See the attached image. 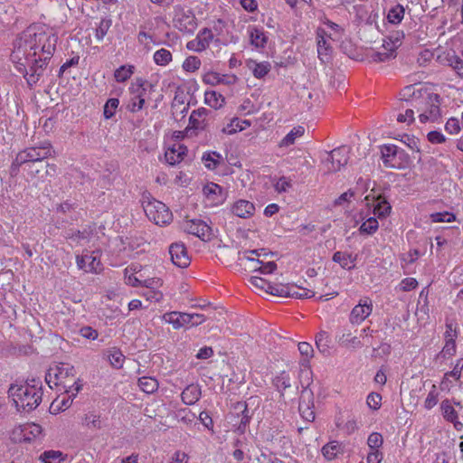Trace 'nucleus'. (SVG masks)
<instances>
[{
  "mask_svg": "<svg viewBox=\"0 0 463 463\" xmlns=\"http://www.w3.org/2000/svg\"><path fill=\"white\" fill-rule=\"evenodd\" d=\"M304 128L298 127L293 128L281 141L279 146H288L292 144H294L296 138L298 137H301L304 134Z\"/></svg>",
  "mask_w": 463,
  "mask_h": 463,
  "instance_id": "8fccbe9b",
  "label": "nucleus"
},
{
  "mask_svg": "<svg viewBox=\"0 0 463 463\" xmlns=\"http://www.w3.org/2000/svg\"><path fill=\"white\" fill-rule=\"evenodd\" d=\"M135 94H136L135 97H133L130 99V101L128 105V109L132 113L141 110L144 108V105L146 102L143 93L138 92V93H135Z\"/></svg>",
  "mask_w": 463,
  "mask_h": 463,
  "instance_id": "09e8293b",
  "label": "nucleus"
},
{
  "mask_svg": "<svg viewBox=\"0 0 463 463\" xmlns=\"http://www.w3.org/2000/svg\"><path fill=\"white\" fill-rule=\"evenodd\" d=\"M204 101L210 107L219 109L223 106L225 99L220 93L214 90H209L204 93Z\"/></svg>",
  "mask_w": 463,
  "mask_h": 463,
  "instance_id": "473e14b6",
  "label": "nucleus"
},
{
  "mask_svg": "<svg viewBox=\"0 0 463 463\" xmlns=\"http://www.w3.org/2000/svg\"><path fill=\"white\" fill-rule=\"evenodd\" d=\"M52 151V146L48 142L43 143L41 146L27 147L20 151L12 162L9 170L10 175L16 176L21 166L24 168L34 162H41L51 156Z\"/></svg>",
  "mask_w": 463,
  "mask_h": 463,
  "instance_id": "f03ea898",
  "label": "nucleus"
},
{
  "mask_svg": "<svg viewBox=\"0 0 463 463\" xmlns=\"http://www.w3.org/2000/svg\"><path fill=\"white\" fill-rule=\"evenodd\" d=\"M210 113L211 110L205 108L193 110L189 118L188 127L184 130L186 135L192 134V131L195 132L196 135L198 131L204 130L207 127L206 118Z\"/></svg>",
  "mask_w": 463,
  "mask_h": 463,
  "instance_id": "dca6fc26",
  "label": "nucleus"
},
{
  "mask_svg": "<svg viewBox=\"0 0 463 463\" xmlns=\"http://www.w3.org/2000/svg\"><path fill=\"white\" fill-rule=\"evenodd\" d=\"M76 263L78 268L85 272L99 273L102 269L99 259L93 255H77Z\"/></svg>",
  "mask_w": 463,
  "mask_h": 463,
  "instance_id": "6ab92c4d",
  "label": "nucleus"
},
{
  "mask_svg": "<svg viewBox=\"0 0 463 463\" xmlns=\"http://www.w3.org/2000/svg\"><path fill=\"white\" fill-rule=\"evenodd\" d=\"M196 38L198 41H200L202 47L205 50L209 47L210 43L213 41V33L211 29L203 28L198 33Z\"/></svg>",
  "mask_w": 463,
  "mask_h": 463,
  "instance_id": "603ef678",
  "label": "nucleus"
},
{
  "mask_svg": "<svg viewBox=\"0 0 463 463\" xmlns=\"http://www.w3.org/2000/svg\"><path fill=\"white\" fill-rule=\"evenodd\" d=\"M106 354L111 366L117 369H119L123 366L125 355L118 348L112 347L106 351Z\"/></svg>",
  "mask_w": 463,
  "mask_h": 463,
  "instance_id": "7c9ffc66",
  "label": "nucleus"
},
{
  "mask_svg": "<svg viewBox=\"0 0 463 463\" xmlns=\"http://www.w3.org/2000/svg\"><path fill=\"white\" fill-rule=\"evenodd\" d=\"M186 151H187L186 146H184L183 145H177V147H176V146L175 145L172 148H169L165 153V161L169 165H175L180 163L184 159V156Z\"/></svg>",
  "mask_w": 463,
  "mask_h": 463,
  "instance_id": "5701e85b",
  "label": "nucleus"
},
{
  "mask_svg": "<svg viewBox=\"0 0 463 463\" xmlns=\"http://www.w3.org/2000/svg\"><path fill=\"white\" fill-rule=\"evenodd\" d=\"M421 104H425L427 109L419 115L420 121L426 123L428 121L436 122L441 118L440 101L439 94L425 92V96L420 94Z\"/></svg>",
  "mask_w": 463,
  "mask_h": 463,
  "instance_id": "1a4fd4ad",
  "label": "nucleus"
},
{
  "mask_svg": "<svg viewBox=\"0 0 463 463\" xmlns=\"http://www.w3.org/2000/svg\"><path fill=\"white\" fill-rule=\"evenodd\" d=\"M463 369V358H460L457 361L452 371L445 373V376H451L456 380H458L461 377V371Z\"/></svg>",
  "mask_w": 463,
  "mask_h": 463,
  "instance_id": "774afa93",
  "label": "nucleus"
},
{
  "mask_svg": "<svg viewBox=\"0 0 463 463\" xmlns=\"http://www.w3.org/2000/svg\"><path fill=\"white\" fill-rule=\"evenodd\" d=\"M329 336L326 331H320L316 336V345L320 353L329 354Z\"/></svg>",
  "mask_w": 463,
  "mask_h": 463,
  "instance_id": "58836bf2",
  "label": "nucleus"
},
{
  "mask_svg": "<svg viewBox=\"0 0 463 463\" xmlns=\"http://www.w3.org/2000/svg\"><path fill=\"white\" fill-rule=\"evenodd\" d=\"M232 416L236 415L238 418H241L239 425L237 427V430L242 434L246 430V427L249 425L251 415L249 414V410L246 402H239L234 404L233 411L231 413Z\"/></svg>",
  "mask_w": 463,
  "mask_h": 463,
  "instance_id": "aec40b11",
  "label": "nucleus"
},
{
  "mask_svg": "<svg viewBox=\"0 0 463 463\" xmlns=\"http://www.w3.org/2000/svg\"><path fill=\"white\" fill-rule=\"evenodd\" d=\"M162 319L173 325L175 329H179L189 324L191 317L189 313L173 311L164 314Z\"/></svg>",
  "mask_w": 463,
  "mask_h": 463,
  "instance_id": "412c9836",
  "label": "nucleus"
},
{
  "mask_svg": "<svg viewBox=\"0 0 463 463\" xmlns=\"http://www.w3.org/2000/svg\"><path fill=\"white\" fill-rule=\"evenodd\" d=\"M298 351L302 355L301 364L307 366L309 364V360L314 355V349L312 345L307 342H300L298 345Z\"/></svg>",
  "mask_w": 463,
  "mask_h": 463,
  "instance_id": "37998d69",
  "label": "nucleus"
},
{
  "mask_svg": "<svg viewBox=\"0 0 463 463\" xmlns=\"http://www.w3.org/2000/svg\"><path fill=\"white\" fill-rule=\"evenodd\" d=\"M84 424L90 429L99 430L101 428L100 417L95 414H87L84 419Z\"/></svg>",
  "mask_w": 463,
  "mask_h": 463,
  "instance_id": "bf43d9fd",
  "label": "nucleus"
},
{
  "mask_svg": "<svg viewBox=\"0 0 463 463\" xmlns=\"http://www.w3.org/2000/svg\"><path fill=\"white\" fill-rule=\"evenodd\" d=\"M433 222H451L456 220L454 213L449 212L434 213L430 214Z\"/></svg>",
  "mask_w": 463,
  "mask_h": 463,
  "instance_id": "864d4df0",
  "label": "nucleus"
},
{
  "mask_svg": "<svg viewBox=\"0 0 463 463\" xmlns=\"http://www.w3.org/2000/svg\"><path fill=\"white\" fill-rule=\"evenodd\" d=\"M458 335L457 323L454 320H447L444 333L445 345L439 353L444 358L453 356L456 354V339Z\"/></svg>",
  "mask_w": 463,
  "mask_h": 463,
  "instance_id": "f8f14e48",
  "label": "nucleus"
},
{
  "mask_svg": "<svg viewBox=\"0 0 463 463\" xmlns=\"http://www.w3.org/2000/svg\"><path fill=\"white\" fill-rule=\"evenodd\" d=\"M135 67L133 65H122L115 71V80L118 82H125L133 75Z\"/></svg>",
  "mask_w": 463,
  "mask_h": 463,
  "instance_id": "ea45409f",
  "label": "nucleus"
},
{
  "mask_svg": "<svg viewBox=\"0 0 463 463\" xmlns=\"http://www.w3.org/2000/svg\"><path fill=\"white\" fill-rule=\"evenodd\" d=\"M445 129L449 134H458L460 130L458 120L456 118H450L445 125Z\"/></svg>",
  "mask_w": 463,
  "mask_h": 463,
  "instance_id": "338daca9",
  "label": "nucleus"
},
{
  "mask_svg": "<svg viewBox=\"0 0 463 463\" xmlns=\"http://www.w3.org/2000/svg\"><path fill=\"white\" fill-rule=\"evenodd\" d=\"M286 289H288V285L269 283L268 289H267V293L273 295V296H279V297L285 298Z\"/></svg>",
  "mask_w": 463,
  "mask_h": 463,
  "instance_id": "052dcab7",
  "label": "nucleus"
},
{
  "mask_svg": "<svg viewBox=\"0 0 463 463\" xmlns=\"http://www.w3.org/2000/svg\"><path fill=\"white\" fill-rule=\"evenodd\" d=\"M58 42V36L47 33L42 26H30L14 43L11 53L13 61L32 60L33 58H52Z\"/></svg>",
  "mask_w": 463,
  "mask_h": 463,
  "instance_id": "f257e3e1",
  "label": "nucleus"
},
{
  "mask_svg": "<svg viewBox=\"0 0 463 463\" xmlns=\"http://www.w3.org/2000/svg\"><path fill=\"white\" fill-rule=\"evenodd\" d=\"M350 148L347 146H340L333 149L327 154L325 160L327 172H336L345 165L349 159Z\"/></svg>",
  "mask_w": 463,
  "mask_h": 463,
  "instance_id": "9d476101",
  "label": "nucleus"
},
{
  "mask_svg": "<svg viewBox=\"0 0 463 463\" xmlns=\"http://www.w3.org/2000/svg\"><path fill=\"white\" fill-rule=\"evenodd\" d=\"M440 411L443 418L447 421L455 420V419H458V412L454 409L451 401L449 399H445L441 402Z\"/></svg>",
  "mask_w": 463,
  "mask_h": 463,
  "instance_id": "c9c22d12",
  "label": "nucleus"
},
{
  "mask_svg": "<svg viewBox=\"0 0 463 463\" xmlns=\"http://www.w3.org/2000/svg\"><path fill=\"white\" fill-rule=\"evenodd\" d=\"M247 67L257 79H262L265 77L271 69V65L269 61L257 62L254 60H248Z\"/></svg>",
  "mask_w": 463,
  "mask_h": 463,
  "instance_id": "a878e982",
  "label": "nucleus"
},
{
  "mask_svg": "<svg viewBox=\"0 0 463 463\" xmlns=\"http://www.w3.org/2000/svg\"><path fill=\"white\" fill-rule=\"evenodd\" d=\"M201 61L196 56H189L185 59L183 64V68L186 71H195L199 69Z\"/></svg>",
  "mask_w": 463,
  "mask_h": 463,
  "instance_id": "13d9d810",
  "label": "nucleus"
},
{
  "mask_svg": "<svg viewBox=\"0 0 463 463\" xmlns=\"http://www.w3.org/2000/svg\"><path fill=\"white\" fill-rule=\"evenodd\" d=\"M143 209L147 218L157 225L168 224L173 220V214L169 208L156 199L147 202L143 201Z\"/></svg>",
  "mask_w": 463,
  "mask_h": 463,
  "instance_id": "0eeeda50",
  "label": "nucleus"
},
{
  "mask_svg": "<svg viewBox=\"0 0 463 463\" xmlns=\"http://www.w3.org/2000/svg\"><path fill=\"white\" fill-rule=\"evenodd\" d=\"M373 310L372 301L369 299L360 300L351 311L350 321L353 324H360L367 318Z\"/></svg>",
  "mask_w": 463,
  "mask_h": 463,
  "instance_id": "a211bd4d",
  "label": "nucleus"
},
{
  "mask_svg": "<svg viewBox=\"0 0 463 463\" xmlns=\"http://www.w3.org/2000/svg\"><path fill=\"white\" fill-rule=\"evenodd\" d=\"M340 341L342 345L345 346H352L354 348L361 347L363 345L359 338L357 336H352L351 333L343 334Z\"/></svg>",
  "mask_w": 463,
  "mask_h": 463,
  "instance_id": "6e6d98bb",
  "label": "nucleus"
},
{
  "mask_svg": "<svg viewBox=\"0 0 463 463\" xmlns=\"http://www.w3.org/2000/svg\"><path fill=\"white\" fill-rule=\"evenodd\" d=\"M383 443V436L378 432H373L367 439V444L371 449H378Z\"/></svg>",
  "mask_w": 463,
  "mask_h": 463,
  "instance_id": "4d7b16f0",
  "label": "nucleus"
},
{
  "mask_svg": "<svg viewBox=\"0 0 463 463\" xmlns=\"http://www.w3.org/2000/svg\"><path fill=\"white\" fill-rule=\"evenodd\" d=\"M156 64L165 66L172 61V53L166 49H160L154 53Z\"/></svg>",
  "mask_w": 463,
  "mask_h": 463,
  "instance_id": "49530a36",
  "label": "nucleus"
},
{
  "mask_svg": "<svg viewBox=\"0 0 463 463\" xmlns=\"http://www.w3.org/2000/svg\"><path fill=\"white\" fill-rule=\"evenodd\" d=\"M45 167L44 160L34 162L30 165L24 167V171H27L28 175L32 177L43 178V170Z\"/></svg>",
  "mask_w": 463,
  "mask_h": 463,
  "instance_id": "c03bdc74",
  "label": "nucleus"
},
{
  "mask_svg": "<svg viewBox=\"0 0 463 463\" xmlns=\"http://www.w3.org/2000/svg\"><path fill=\"white\" fill-rule=\"evenodd\" d=\"M172 262L179 268H186L190 264L187 249L183 242H174L169 246Z\"/></svg>",
  "mask_w": 463,
  "mask_h": 463,
  "instance_id": "f3484780",
  "label": "nucleus"
},
{
  "mask_svg": "<svg viewBox=\"0 0 463 463\" xmlns=\"http://www.w3.org/2000/svg\"><path fill=\"white\" fill-rule=\"evenodd\" d=\"M382 159L384 166L402 168L401 160L407 156L403 150L395 145H384L381 147Z\"/></svg>",
  "mask_w": 463,
  "mask_h": 463,
  "instance_id": "9b49d317",
  "label": "nucleus"
},
{
  "mask_svg": "<svg viewBox=\"0 0 463 463\" xmlns=\"http://www.w3.org/2000/svg\"><path fill=\"white\" fill-rule=\"evenodd\" d=\"M298 411L306 421L312 422L315 420L314 394L307 387H305L301 392Z\"/></svg>",
  "mask_w": 463,
  "mask_h": 463,
  "instance_id": "4468645a",
  "label": "nucleus"
},
{
  "mask_svg": "<svg viewBox=\"0 0 463 463\" xmlns=\"http://www.w3.org/2000/svg\"><path fill=\"white\" fill-rule=\"evenodd\" d=\"M203 193L208 198L212 197L213 200L219 199V197L222 200L224 196L223 188L215 183L207 184L203 187Z\"/></svg>",
  "mask_w": 463,
  "mask_h": 463,
  "instance_id": "79ce46f5",
  "label": "nucleus"
},
{
  "mask_svg": "<svg viewBox=\"0 0 463 463\" xmlns=\"http://www.w3.org/2000/svg\"><path fill=\"white\" fill-rule=\"evenodd\" d=\"M250 126V123L249 120H241L238 118H234L226 127L222 128V132L227 135H232L238 131L244 130L247 127Z\"/></svg>",
  "mask_w": 463,
  "mask_h": 463,
  "instance_id": "c756f323",
  "label": "nucleus"
},
{
  "mask_svg": "<svg viewBox=\"0 0 463 463\" xmlns=\"http://www.w3.org/2000/svg\"><path fill=\"white\" fill-rule=\"evenodd\" d=\"M273 384L281 395H283L284 391L291 386L288 373L285 371L280 373L273 379Z\"/></svg>",
  "mask_w": 463,
  "mask_h": 463,
  "instance_id": "a19ab883",
  "label": "nucleus"
},
{
  "mask_svg": "<svg viewBox=\"0 0 463 463\" xmlns=\"http://www.w3.org/2000/svg\"><path fill=\"white\" fill-rule=\"evenodd\" d=\"M404 14V7L402 5L398 4L389 10L387 14V20L389 23L392 24H398L402 21Z\"/></svg>",
  "mask_w": 463,
  "mask_h": 463,
  "instance_id": "e433bc0d",
  "label": "nucleus"
},
{
  "mask_svg": "<svg viewBox=\"0 0 463 463\" xmlns=\"http://www.w3.org/2000/svg\"><path fill=\"white\" fill-rule=\"evenodd\" d=\"M332 260L338 263L343 269L350 270L355 267L354 262L356 260V256L353 257L352 254L347 252L335 251Z\"/></svg>",
  "mask_w": 463,
  "mask_h": 463,
  "instance_id": "cd10ccee",
  "label": "nucleus"
},
{
  "mask_svg": "<svg viewBox=\"0 0 463 463\" xmlns=\"http://www.w3.org/2000/svg\"><path fill=\"white\" fill-rule=\"evenodd\" d=\"M445 62L451 67L453 71L463 79V60L455 54H447Z\"/></svg>",
  "mask_w": 463,
  "mask_h": 463,
  "instance_id": "4c0bfd02",
  "label": "nucleus"
},
{
  "mask_svg": "<svg viewBox=\"0 0 463 463\" xmlns=\"http://www.w3.org/2000/svg\"><path fill=\"white\" fill-rule=\"evenodd\" d=\"M184 229L186 232L195 235L204 241H210L213 236L212 228L200 219L185 220Z\"/></svg>",
  "mask_w": 463,
  "mask_h": 463,
  "instance_id": "ddd939ff",
  "label": "nucleus"
},
{
  "mask_svg": "<svg viewBox=\"0 0 463 463\" xmlns=\"http://www.w3.org/2000/svg\"><path fill=\"white\" fill-rule=\"evenodd\" d=\"M75 368L70 364L61 363L53 367V378L56 380L55 386H61L66 393H72L76 396L82 389L80 379L74 380Z\"/></svg>",
  "mask_w": 463,
  "mask_h": 463,
  "instance_id": "20e7f679",
  "label": "nucleus"
},
{
  "mask_svg": "<svg viewBox=\"0 0 463 463\" xmlns=\"http://www.w3.org/2000/svg\"><path fill=\"white\" fill-rule=\"evenodd\" d=\"M378 221L374 217H370L362 223L359 228V232L361 234L372 235L378 230Z\"/></svg>",
  "mask_w": 463,
  "mask_h": 463,
  "instance_id": "a18cd8bd",
  "label": "nucleus"
},
{
  "mask_svg": "<svg viewBox=\"0 0 463 463\" xmlns=\"http://www.w3.org/2000/svg\"><path fill=\"white\" fill-rule=\"evenodd\" d=\"M9 392L13 396L14 402L18 411L30 412L36 409L42 402L43 390L29 387L12 386Z\"/></svg>",
  "mask_w": 463,
  "mask_h": 463,
  "instance_id": "7ed1b4c3",
  "label": "nucleus"
},
{
  "mask_svg": "<svg viewBox=\"0 0 463 463\" xmlns=\"http://www.w3.org/2000/svg\"><path fill=\"white\" fill-rule=\"evenodd\" d=\"M232 212L240 218L247 219L254 214L255 206L251 202L241 199L233 203Z\"/></svg>",
  "mask_w": 463,
  "mask_h": 463,
  "instance_id": "4be33fe9",
  "label": "nucleus"
},
{
  "mask_svg": "<svg viewBox=\"0 0 463 463\" xmlns=\"http://www.w3.org/2000/svg\"><path fill=\"white\" fill-rule=\"evenodd\" d=\"M174 26L180 32L193 34L197 28V19L191 9L176 5L174 11Z\"/></svg>",
  "mask_w": 463,
  "mask_h": 463,
  "instance_id": "6e6552de",
  "label": "nucleus"
},
{
  "mask_svg": "<svg viewBox=\"0 0 463 463\" xmlns=\"http://www.w3.org/2000/svg\"><path fill=\"white\" fill-rule=\"evenodd\" d=\"M330 36L326 30L318 27L316 31L317 56L323 63H327L332 58L333 47L328 42Z\"/></svg>",
  "mask_w": 463,
  "mask_h": 463,
  "instance_id": "2eb2a0df",
  "label": "nucleus"
},
{
  "mask_svg": "<svg viewBox=\"0 0 463 463\" xmlns=\"http://www.w3.org/2000/svg\"><path fill=\"white\" fill-rule=\"evenodd\" d=\"M250 41L256 48H264L268 42V36L262 29L256 26L249 28Z\"/></svg>",
  "mask_w": 463,
  "mask_h": 463,
  "instance_id": "bb28decb",
  "label": "nucleus"
},
{
  "mask_svg": "<svg viewBox=\"0 0 463 463\" xmlns=\"http://www.w3.org/2000/svg\"><path fill=\"white\" fill-rule=\"evenodd\" d=\"M51 58H33L32 60H24L14 61L16 63L17 71L22 73L26 80L30 88H33L38 83L40 78L43 75L49 61Z\"/></svg>",
  "mask_w": 463,
  "mask_h": 463,
  "instance_id": "39448f33",
  "label": "nucleus"
},
{
  "mask_svg": "<svg viewBox=\"0 0 463 463\" xmlns=\"http://www.w3.org/2000/svg\"><path fill=\"white\" fill-rule=\"evenodd\" d=\"M202 160L204 162L205 167L209 170L216 169L221 164L220 160L214 158L209 152L203 155Z\"/></svg>",
  "mask_w": 463,
  "mask_h": 463,
  "instance_id": "680f3d73",
  "label": "nucleus"
},
{
  "mask_svg": "<svg viewBox=\"0 0 463 463\" xmlns=\"http://www.w3.org/2000/svg\"><path fill=\"white\" fill-rule=\"evenodd\" d=\"M201 394V388L199 385L190 384L182 392L181 398L184 403L193 405L199 401Z\"/></svg>",
  "mask_w": 463,
  "mask_h": 463,
  "instance_id": "b1692460",
  "label": "nucleus"
},
{
  "mask_svg": "<svg viewBox=\"0 0 463 463\" xmlns=\"http://www.w3.org/2000/svg\"><path fill=\"white\" fill-rule=\"evenodd\" d=\"M377 203L374 206L373 213L379 218L385 217L390 214L392 207L390 203L387 202L384 196L378 195L376 198Z\"/></svg>",
  "mask_w": 463,
  "mask_h": 463,
  "instance_id": "f704fd0d",
  "label": "nucleus"
},
{
  "mask_svg": "<svg viewBox=\"0 0 463 463\" xmlns=\"http://www.w3.org/2000/svg\"><path fill=\"white\" fill-rule=\"evenodd\" d=\"M403 38L404 33L402 31L392 32L388 36L389 42H384L383 47L385 50L395 52V50L402 44Z\"/></svg>",
  "mask_w": 463,
  "mask_h": 463,
  "instance_id": "2f4dec72",
  "label": "nucleus"
},
{
  "mask_svg": "<svg viewBox=\"0 0 463 463\" xmlns=\"http://www.w3.org/2000/svg\"><path fill=\"white\" fill-rule=\"evenodd\" d=\"M250 282L254 288L261 289L265 292H267L268 287L270 283L268 280L257 276L250 277Z\"/></svg>",
  "mask_w": 463,
  "mask_h": 463,
  "instance_id": "0e129e2a",
  "label": "nucleus"
},
{
  "mask_svg": "<svg viewBox=\"0 0 463 463\" xmlns=\"http://www.w3.org/2000/svg\"><path fill=\"white\" fill-rule=\"evenodd\" d=\"M402 99L405 100L406 107L402 104V108L405 109L404 113H400L397 117V120L402 123H412L414 121V109L417 112L421 110L420 105H421L420 90L416 91L413 86H407L404 88L402 93Z\"/></svg>",
  "mask_w": 463,
  "mask_h": 463,
  "instance_id": "423d86ee",
  "label": "nucleus"
},
{
  "mask_svg": "<svg viewBox=\"0 0 463 463\" xmlns=\"http://www.w3.org/2000/svg\"><path fill=\"white\" fill-rule=\"evenodd\" d=\"M315 296V292L308 289L298 287L297 285L288 284V289H286L285 298H310Z\"/></svg>",
  "mask_w": 463,
  "mask_h": 463,
  "instance_id": "c85d7f7f",
  "label": "nucleus"
},
{
  "mask_svg": "<svg viewBox=\"0 0 463 463\" xmlns=\"http://www.w3.org/2000/svg\"><path fill=\"white\" fill-rule=\"evenodd\" d=\"M321 452L325 458L328 461L337 458L338 455L344 453V447L337 440H332L323 446Z\"/></svg>",
  "mask_w": 463,
  "mask_h": 463,
  "instance_id": "393cba45",
  "label": "nucleus"
},
{
  "mask_svg": "<svg viewBox=\"0 0 463 463\" xmlns=\"http://www.w3.org/2000/svg\"><path fill=\"white\" fill-rule=\"evenodd\" d=\"M367 405L373 410H378L381 407L382 395L377 392H371L367 396Z\"/></svg>",
  "mask_w": 463,
  "mask_h": 463,
  "instance_id": "e2e57ef3",
  "label": "nucleus"
},
{
  "mask_svg": "<svg viewBox=\"0 0 463 463\" xmlns=\"http://www.w3.org/2000/svg\"><path fill=\"white\" fill-rule=\"evenodd\" d=\"M138 386L146 393H154L158 389V382L156 379L147 376H143L138 379Z\"/></svg>",
  "mask_w": 463,
  "mask_h": 463,
  "instance_id": "72a5a7b5",
  "label": "nucleus"
},
{
  "mask_svg": "<svg viewBox=\"0 0 463 463\" xmlns=\"http://www.w3.org/2000/svg\"><path fill=\"white\" fill-rule=\"evenodd\" d=\"M112 20L110 18H102L98 27L96 28L95 36L99 41H102L111 27Z\"/></svg>",
  "mask_w": 463,
  "mask_h": 463,
  "instance_id": "3c124183",
  "label": "nucleus"
},
{
  "mask_svg": "<svg viewBox=\"0 0 463 463\" xmlns=\"http://www.w3.org/2000/svg\"><path fill=\"white\" fill-rule=\"evenodd\" d=\"M119 105V100L117 98H111L107 100L103 107V115L106 119L111 118Z\"/></svg>",
  "mask_w": 463,
  "mask_h": 463,
  "instance_id": "de8ad7c7",
  "label": "nucleus"
},
{
  "mask_svg": "<svg viewBox=\"0 0 463 463\" xmlns=\"http://www.w3.org/2000/svg\"><path fill=\"white\" fill-rule=\"evenodd\" d=\"M257 263L261 264L260 267L255 268V271L259 270L262 274H270L277 269V264L274 261H269L267 263H263L262 261L257 260Z\"/></svg>",
  "mask_w": 463,
  "mask_h": 463,
  "instance_id": "69168bd1",
  "label": "nucleus"
},
{
  "mask_svg": "<svg viewBox=\"0 0 463 463\" xmlns=\"http://www.w3.org/2000/svg\"><path fill=\"white\" fill-rule=\"evenodd\" d=\"M438 396L439 393L437 392V387L435 384H432L431 390L428 393L425 402H424V407L427 410L432 409L437 403H438Z\"/></svg>",
  "mask_w": 463,
  "mask_h": 463,
  "instance_id": "5fc2aeb1",
  "label": "nucleus"
}]
</instances>
